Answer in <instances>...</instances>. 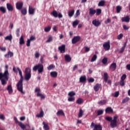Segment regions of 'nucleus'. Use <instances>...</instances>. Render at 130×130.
I'll return each instance as SVG.
<instances>
[{"instance_id":"obj_1","label":"nucleus","mask_w":130,"mask_h":130,"mask_svg":"<svg viewBox=\"0 0 130 130\" xmlns=\"http://www.w3.org/2000/svg\"><path fill=\"white\" fill-rule=\"evenodd\" d=\"M9 76H10V73H9V71L7 70H5L4 73H0V80L3 86L7 85L8 81H9Z\"/></svg>"},{"instance_id":"obj_2","label":"nucleus","mask_w":130,"mask_h":130,"mask_svg":"<svg viewBox=\"0 0 130 130\" xmlns=\"http://www.w3.org/2000/svg\"><path fill=\"white\" fill-rule=\"evenodd\" d=\"M32 70L34 72H37L38 71L39 74H42L44 72V67L43 64L39 63L34 67Z\"/></svg>"},{"instance_id":"obj_3","label":"nucleus","mask_w":130,"mask_h":130,"mask_svg":"<svg viewBox=\"0 0 130 130\" xmlns=\"http://www.w3.org/2000/svg\"><path fill=\"white\" fill-rule=\"evenodd\" d=\"M23 80H24V77L23 76L20 77V81L17 83L16 87L17 90L22 94H24V91H23Z\"/></svg>"},{"instance_id":"obj_4","label":"nucleus","mask_w":130,"mask_h":130,"mask_svg":"<svg viewBox=\"0 0 130 130\" xmlns=\"http://www.w3.org/2000/svg\"><path fill=\"white\" fill-rule=\"evenodd\" d=\"M25 76L24 79L26 81H29L31 79V69L26 68L24 71Z\"/></svg>"},{"instance_id":"obj_5","label":"nucleus","mask_w":130,"mask_h":130,"mask_svg":"<svg viewBox=\"0 0 130 130\" xmlns=\"http://www.w3.org/2000/svg\"><path fill=\"white\" fill-rule=\"evenodd\" d=\"M117 118H118V116H115L113 117V119L111 121L110 125L112 128L117 126Z\"/></svg>"},{"instance_id":"obj_6","label":"nucleus","mask_w":130,"mask_h":130,"mask_svg":"<svg viewBox=\"0 0 130 130\" xmlns=\"http://www.w3.org/2000/svg\"><path fill=\"white\" fill-rule=\"evenodd\" d=\"M41 91V90H40V88H39L38 87H37L35 89V92L36 93H37V96L38 97H41V98L42 99H45V96L44 95L42 94L41 93H40Z\"/></svg>"},{"instance_id":"obj_7","label":"nucleus","mask_w":130,"mask_h":130,"mask_svg":"<svg viewBox=\"0 0 130 130\" xmlns=\"http://www.w3.org/2000/svg\"><path fill=\"white\" fill-rule=\"evenodd\" d=\"M14 120L15 121V123H18V125L22 128L23 130H25L26 128V125L25 124H23L21 122H19V120H18V118L17 117H14Z\"/></svg>"},{"instance_id":"obj_8","label":"nucleus","mask_w":130,"mask_h":130,"mask_svg":"<svg viewBox=\"0 0 130 130\" xmlns=\"http://www.w3.org/2000/svg\"><path fill=\"white\" fill-rule=\"evenodd\" d=\"M16 8L17 10H18L19 11L21 10L22 9H23V6H24V3L23 2H18L16 3L15 4Z\"/></svg>"},{"instance_id":"obj_9","label":"nucleus","mask_w":130,"mask_h":130,"mask_svg":"<svg viewBox=\"0 0 130 130\" xmlns=\"http://www.w3.org/2000/svg\"><path fill=\"white\" fill-rule=\"evenodd\" d=\"M104 49L106 50V51L109 50L110 49V42H105L103 45Z\"/></svg>"},{"instance_id":"obj_10","label":"nucleus","mask_w":130,"mask_h":130,"mask_svg":"<svg viewBox=\"0 0 130 130\" xmlns=\"http://www.w3.org/2000/svg\"><path fill=\"white\" fill-rule=\"evenodd\" d=\"M80 40H81V37H74L72 40V44H76V43H77V42H79Z\"/></svg>"},{"instance_id":"obj_11","label":"nucleus","mask_w":130,"mask_h":130,"mask_svg":"<svg viewBox=\"0 0 130 130\" xmlns=\"http://www.w3.org/2000/svg\"><path fill=\"white\" fill-rule=\"evenodd\" d=\"M104 79L105 82H107L108 84H111V80H108V74L107 73H104Z\"/></svg>"},{"instance_id":"obj_12","label":"nucleus","mask_w":130,"mask_h":130,"mask_svg":"<svg viewBox=\"0 0 130 130\" xmlns=\"http://www.w3.org/2000/svg\"><path fill=\"white\" fill-rule=\"evenodd\" d=\"M35 11H36V8H33L32 6H29L28 13L29 15H34Z\"/></svg>"},{"instance_id":"obj_13","label":"nucleus","mask_w":130,"mask_h":130,"mask_svg":"<svg viewBox=\"0 0 130 130\" xmlns=\"http://www.w3.org/2000/svg\"><path fill=\"white\" fill-rule=\"evenodd\" d=\"M58 50L60 51V53H64L66 52V45H62L58 47Z\"/></svg>"},{"instance_id":"obj_14","label":"nucleus","mask_w":130,"mask_h":130,"mask_svg":"<svg viewBox=\"0 0 130 130\" xmlns=\"http://www.w3.org/2000/svg\"><path fill=\"white\" fill-rule=\"evenodd\" d=\"M7 9L9 11V12H13L14 11V7L12 4L10 3H7L6 4Z\"/></svg>"},{"instance_id":"obj_15","label":"nucleus","mask_w":130,"mask_h":130,"mask_svg":"<svg viewBox=\"0 0 130 130\" xmlns=\"http://www.w3.org/2000/svg\"><path fill=\"white\" fill-rule=\"evenodd\" d=\"M130 20L129 16H126L125 17H122L121 18L122 22H125L126 23H129Z\"/></svg>"},{"instance_id":"obj_16","label":"nucleus","mask_w":130,"mask_h":130,"mask_svg":"<svg viewBox=\"0 0 130 130\" xmlns=\"http://www.w3.org/2000/svg\"><path fill=\"white\" fill-rule=\"evenodd\" d=\"M110 70L111 72H114L116 70V63H112L110 66Z\"/></svg>"},{"instance_id":"obj_17","label":"nucleus","mask_w":130,"mask_h":130,"mask_svg":"<svg viewBox=\"0 0 130 130\" xmlns=\"http://www.w3.org/2000/svg\"><path fill=\"white\" fill-rule=\"evenodd\" d=\"M92 23L95 27H98V26H100V25H101V22L99 21V20H97L96 19L93 20Z\"/></svg>"},{"instance_id":"obj_18","label":"nucleus","mask_w":130,"mask_h":130,"mask_svg":"<svg viewBox=\"0 0 130 130\" xmlns=\"http://www.w3.org/2000/svg\"><path fill=\"white\" fill-rule=\"evenodd\" d=\"M86 81H87V78L86 76L83 75L80 77L79 79L80 83H86Z\"/></svg>"},{"instance_id":"obj_19","label":"nucleus","mask_w":130,"mask_h":130,"mask_svg":"<svg viewBox=\"0 0 130 130\" xmlns=\"http://www.w3.org/2000/svg\"><path fill=\"white\" fill-rule=\"evenodd\" d=\"M14 56V53L13 52L9 51L7 54L5 55V57L9 58V57H12Z\"/></svg>"},{"instance_id":"obj_20","label":"nucleus","mask_w":130,"mask_h":130,"mask_svg":"<svg viewBox=\"0 0 130 130\" xmlns=\"http://www.w3.org/2000/svg\"><path fill=\"white\" fill-rule=\"evenodd\" d=\"M100 87H101V84L97 83L94 86L93 89L95 92H98V91H99V89H100Z\"/></svg>"},{"instance_id":"obj_21","label":"nucleus","mask_w":130,"mask_h":130,"mask_svg":"<svg viewBox=\"0 0 130 130\" xmlns=\"http://www.w3.org/2000/svg\"><path fill=\"white\" fill-rule=\"evenodd\" d=\"M89 15L91 16H93L94 14H96V10L93 9V8H89Z\"/></svg>"},{"instance_id":"obj_22","label":"nucleus","mask_w":130,"mask_h":130,"mask_svg":"<svg viewBox=\"0 0 130 130\" xmlns=\"http://www.w3.org/2000/svg\"><path fill=\"white\" fill-rule=\"evenodd\" d=\"M64 58L66 61H67V62H70V61L72 60V58L71 57V56H70V55L69 54H66L64 56Z\"/></svg>"},{"instance_id":"obj_23","label":"nucleus","mask_w":130,"mask_h":130,"mask_svg":"<svg viewBox=\"0 0 130 130\" xmlns=\"http://www.w3.org/2000/svg\"><path fill=\"white\" fill-rule=\"evenodd\" d=\"M127 43V42H126L123 44V46L121 47L120 49V50L119 51V53H123V52L124 51V49H125V47H126V44Z\"/></svg>"},{"instance_id":"obj_24","label":"nucleus","mask_w":130,"mask_h":130,"mask_svg":"<svg viewBox=\"0 0 130 130\" xmlns=\"http://www.w3.org/2000/svg\"><path fill=\"white\" fill-rule=\"evenodd\" d=\"M106 113H113V109L111 107H108L106 109Z\"/></svg>"},{"instance_id":"obj_25","label":"nucleus","mask_w":130,"mask_h":130,"mask_svg":"<svg viewBox=\"0 0 130 130\" xmlns=\"http://www.w3.org/2000/svg\"><path fill=\"white\" fill-rule=\"evenodd\" d=\"M107 103V100H102L98 102V104L101 106L105 105Z\"/></svg>"},{"instance_id":"obj_26","label":"nucleus","mask_w":130,"mask_h":130,"mask_svg":"<svg viewBox=\"0 0 130 130\" xmlns=\"http://www.w3.org/2000/svg\"><path fill=\"white\" fill-rule=\"evenodd\" d=\"M57 72L56 71H53L50 72V76L52 78H56L57 77Z\"/></svg>"},{"instance_id":"obj_27","label":"nucleus","mask_w":130,"mask_h":130,"mask_svg":"<svg viewBox=\"0 0 130 130\" xmlns=\"http://www.w3.org/2000/svg\"><path fill=\"white\" fill-rule=\"evenodd\" d=\"M19 44L20 45L25 44V41L24 40V37L23 36H21L19 39Z\"/></svg>"},{"instance_id":"obj_28","label":"nucleus","mask_w":130,"mask_h":130,"mask_svg":"<svg viewBox=\"0 0 130 130\" xmlns=\"http://www.w3.org/2000/svg\"><path fill=\"white\" fill-rule=\"evenodd\" d=\"M7 90L8 91L9 94H12L13 93V88L11 85L8 86Z\"/></svg>"},{"instance_id":"obj_29","label":"nucleus","mask_w":130,"mask_h":130,"mask_svg":"<svg viewBox=\"0 0 130 130\" xmlns=\"http://www.w3.org/2000/svg\"><path fill=\"white\" fill-rule=\"evenodd\" d=\"M74 14H75V10L73 9V10L69 11L68 16L70 18H72V17H73V16H74Z\"/></svg>"},{"instance_id":"obj_30","label":"nucleus","mask_w":130,"mask_h":130,"mask_svg":"<svg viewBox=\"0 0 130 130\" xmlns=\"http://www.w3.org/2000/svg\"><path fill=\"white\" fill-rule=\"evenodd\" d=\"M105 1L104 0H102L101 1L99 4H98V6L99 7H104L105 6Z\"/></svg>"},{"instance_id":"obj_31","label":"nucleus","mask_w":130,"mask_h":130,"mask_svg":"<svg viewBox=\"0 0 130 130\" xmlns=\"http://www.w3.org/2000/svg\"><path fill=\"white\" fill-rule=\"evenodd\" d=\"M21 13L22 15H23V16L27 15V8H23V9H21Z\"/></svg>"},{"instance_id":"obj_32","label":"nucleus","mask_w":130,"mask_h":130,"mask_svg":"<svg viewBox=\"0 0 130 130\" xmlns=\"http://www.w3.org/2000/svg\"><path fill=\"white\" fill-rule=\"evenodd\" d=\"M43 124L44 125L43 127L45 130H49V126H48V124L45 123V122H43Z\"/></svg>"},{"instance_id":"obj_33","label":"nucleus","mask_w":130,"mask_h":130,"mask_svg":"<svg viewBox=\"0 0 130 130\" xmlns=\"http://www.w3.org/2000/svg\"><path fill=\"white\" fill-rule=\"evenodd\" d=\"M51 14L52 15V16H53V17H54V18H57L58 14L57 13V11L56 10H54L51 13Z\"/></svg>"},{"instance_id":"obj_34","label":"nucleus","mask_w":130,"mask_h":130,"mask_svg":"<svg viewBox=\"0 0 130 130\" xmlns=\"http://www.w3.org/2000/svg\"><path fill=\"white\" fill-rule=\"evenodd\" d=\"M79 23H80V21L79 20H76L73 22V26L76 27V26L79 25Z\"/></svg>"},{"instance_id":"obj_35","label":"nucleus","mask_w":130,"mask_h":130,"mask_svg":"<svg viewBox=\"0 0 130 130\" xmlns=\"http://www.w3.org/2000/svg\"><path fill=\"white\" fill-rule=\"evenodd\" d=\"M83 101H83V99L79 98L77 100L76 103H77V104H78L79 105H81V104H82V103H83Z\"/></svg>"},{"instance_id":"obj_36","label":"nucleus","mask_w":130,"mask_h":130,"mask_svg":"<svg viewBox=\"0 0 130 130\" xmlns=\"http://www.w3.org/2000/svg\"><path fill=\"white\" fill-rule=\"evenodd\" d=\"M103 113H104V110H99L97 111L98 116H99V115H102V114H103Z\"/></svg>"},{"instance_id":"obj_37","label":"nucleus","mask_w":130,"mask_h":130,"mask_svg":"<svg viewBox=\"0 0 130 130\" xmlns=\"http://www.w3.org/2000/svg\"><path fill=\"white\" fill-rule=\"evenodd\" d=\"M44 116V112H43V111H41L39 114L36 115L37 117H43Z\"/></svg>"},{"instance_id":"obj_38","label":"nucleus","mask_w":130,"mask_h":130,"mask_svg":"<svg viewBox=\"0 0 130 130\" xmlns=\"http://www.w3.org/2000/svg\"><path fill=\"white\" fill-rule=\"evenodd\" d=\"M12 39H13V36L12 35L8 36L5 38V40H9V41H12Z\"/></svg>"},{"instance_id":"obj_39","label":"nucleus","mask_w":130,"mask_h":130,"mask_svg":"<svg viewBox=\"0 0 130 130\" xmlns=\"http://www.w3.org/2000/svg\"><path fill=\"white\" fill-rule=\"evenodd\" d=\"M107 61H108L107 57H104L102 60V62L103 64H106L107 63Z\"/></svg>"},{"instance_id":"obj_40","label":"nucleus","mask_w":130,"mask_h":130,"mask_svg":"<svg viewBox=\"0 0 130 130\" xmlns=\"http://www.w3.org/2000/svg\"><path fill=\"white\" fill-rule=\"evenodd\" d=\"M0 11H1V12H2V13L3 14H5L7 12V9H6V8H5L4 7H0Z\"/></svg>"},{"instance_id":"obj_41","label":"nucleus","mask_w":130,"mask_h":130,"mask_svg":"<svg viewBox=\"0 0 130 130\" xmlns=\"http://www.w3.org/2000/svg\"><path fill=\"white\" fill-rule=\"evenodd\" d=\"M69 96H70V97H74V96H75L76 95V92H75V91H70L69 93H68Z\"/></svg>"},{"instance_id":"obj_42","label":"nucleus","mask_w":130,"mask_h":130,"mask_svg":"<svg viewBox=\"0 0 130 130\" xmlns=\"http://www.w3.org/2000/svg\"><path fill=\"white\" fill-rule=\"evenodd\" d=\"M96 59H97V55L94 54V55H93V56L91 58V59L90 61L91 62H93V61H95V60H96Z\"/></svg>"},{"instance_id":"obj_43","label":"nucleus","mask_w":130,"mask_h":130,"mask_svg":"<svg viewBox=\"0 0 130 130\" xmlns=\"http://www.w3.org/2000/svg\"><path fill=\"white\" fill-rule=\"evenodd\" d=\"M51 30V26H48L44 28L45 32H49Z\"/></svg>"},{"instance_id":"obj_44","label":"nucleus","mask_w":130,"mask_h":130,"mask_svg":"<svg viewBox=\"0 0 130 130\" xmlns=\"http://www.w3.org/2000/svg\"><path fill=\"white\" fill-rule=\"evenodd\" d=\"M102 12V10L101 9H96V11L95 12L96 16H99V15H101Z\"/></svg>"},{"instance_id":"obj_45","label":"nucleus","mask_w":130,"mask_h":130,"mask_svg":"<svg viewBox=\"0 0 130 130\" xmlns=\"http://www.w3.org/2000/svg\"><path fill=\"white\" fill-rule=\"evenodd\" d=\"M75 100V96H70V98H68V101L69 102H74Z\"/></svg>"},{"instance_id":"obj_46","label":"nucleus","mask_w":130,"mask_h":130,"mask_svg":"<svg viewBox=\"0 0 130 130\" xmlns=\"http://www.w3.org/2000/svg\"><path fill=\"white\" fill-rule=\"evenodd\" d=\"M56 114L57 115H64V113L63 112V111L59 110L57 112Z\"/></svg>"},{"instance_id":"obj_47","label":"nucleus","mask_w":130,"mask_h":130,"mask_svg":"<svg viewBox=\"0 0 130 130\" xmlns=\"http://www.w3.org/2000/svg\"><path fill=\"white\" fill-rule=\"evenodd\" d=\"M121 7L118 6L116 7V11H117V14H119V13H120V11H121Z\"/></svg>"},{"instance_id":"obj_48","label":"nucleus","mask_w":130,"mask_h":130,"mask_svg":"<svg viewBox=\"0 0 130 130\" xmlns=\"http://www.w3.org/2000/svg\"><path fill=\"white\" fill-rule=\"evenodd\" d=\"M83 113H84V111H83V110L80 109L78 114V117H82L83 116Z\"/></svg>"},{"instance_id":"obj_49","label":"nucleus","mask_w":130,"mask_h":130,"mask_svg":"<svg viewBox=\"0 0 130 130\" xmlns=\"http://www.w3.org/2000/svg\"><path fill=\"white\" fill-rule=\"evenodd\" d=\"M129 100V98L126 97V98H125L122 100V103L123 104L126 103V102H127V101H128Z\"/></svg>"},{"instance_id":"obj_50","label":"nucleus","mask_w":130,"mask_h":130,"mask_svg":"<svg viewBox=\"0 0 130 130\" xmlns=\"http://www.w3.org/2000/svg\"><path fill=\"white\" fill-rule=\"evenodd\" d=\"M55 67L53 64H50L49 67H47L48 71H50L52 70V69H54Z\"/></svg>"},{"instance_id":"obj_51","label":"nucleus","mask_w":130,"mask_h":130,"mask_svg":"<svg viewBox=\"0 0 130 130\" xmlns=\"http://www.w3.org/2000/svg\"><path fill=\"white\" fill-rule=\"evenodd\" d=\"M16 36L17 37H20V28H17L16 30Z\"/></svg>"},{"instance_id":"obj_52","label":"nucleus","mask_w":130,"mask_h":130,"mask_svg":"<svg viewBox=\"0 0 130 130\" xmlns=\"http://www.w3.org/2000/svg\"><path fill=\"white\" fill-rule=\"evenodd\" d=\"M106 120H107V121H109L110 122H111V121L112 120V117H109V116H106Z\"/></svg>"},{"instance_id":"obj_53","label":"nucleus","mask_w":130,"mask_h":130,"mask_svg":"<svg viewBox=\"0 0 130 130\" xmlns=\"http://www.w3.org/2000/svg\"><path fill=\"white\" fill-rule=\"evenodd\" d=\"M35 56L36 58H38L39 56H40V53H39V52L36 51V53L35 54Z\"/></svg>"},{"instance_id":"obj_54","label":"nucleus","mask_w":130,"mask_h":130,"mask_svg":"<svg viewBox=\"0 0 130 130\" xmlns=\"http://www.w3.org/2000/svg\"><path fill=\"white\" fill-rule=\"evenodd\" d=\"M126 79V75L123 74L121 77V81H124L125 79Z\"/></svg>"},{"instance_id":"obj_55","label":"nucleus","mask_w":130,"mask_h":130,"mask_svg":"<svg viewBox=\"0 0 130 130\" xmlns=\"http://www.w3.org/2000/svg\"><path fill=\"white\" fill-rule=\"evenodd\" d=\"M123 37V34H120L117 36V39H118V40H120V39H121Z\"/></svg>"},{"instance_id":"obj_56","label":"nucleus","mask_w":130,"mask_h":130,"mask_svg":"<svg viewBox=\"0 0 130 130\" xmlns=\"http://www.w3.org/2000/svg\"><path fill=\"white\" fill-rule=\"evenodd\" d=\"M88 81L89 83H94V82L95 81V79H94V78H90L89 79H88Z\"/></svg>"},{"instance_id":"obj_57","label":"nucleus","mask_w":130,"mask_h":130,"mask_svg":"<svg viewBox=\"0 0 130 130\" xmlns=\"http://www.w3.org/2000/svg\"><path fill=\"white\" fill-rule=\"evenodd\" d=\"M120 86H121V87H123V86H124V85H125V83L124 80H120Z\"/></svg>"},{"instance_id":"obj_58","label":"nucleus","mask_w":130,"mask_h":130,"mask_svg":"<svg viewBox=\"0 0 130 130\" xmlns=\"http://www.w3.org/2000/svg\"><path fill=\"white\" fill-rule=\"evenodd\" d=\"M30 43H31V41H30L29 39H28L26 42V46L29 47V46H30Z\"/></svg>"},{"instance_id":"obj_59","label":"nucleus","mask_w":130,"mask_h":130,"mask_svg":"<svg viewBox=\"0 0 130 130\" xmlns=\"http://www.w3.org/2000/svg\"><path fill=\"white\" fill-rule=\"evenodd\" d=\"M84 50L85 52H89V51H90V48L88 47H84Z\"/></svg>"},{"instance_id":"obj_60","label":"nucleus","mask_w":130,"mask_h":130,"mask_svg":"<svg viewBox=\"0 0 130 130\" xmlns=\"http://www.w3.org/2000/svg\"><path fill=\"white\" fill-rule=\"evenodd\" d=\"M29 40L30 41H33V40H36V38L34 36H32L30 37Z\"/></svg>"},{"instance_id":"obj_61","label":"nucleus","mask_w":130,"mask_h":130,"mask_svg":"<svg viewBox=\"0 0 130 130\" xmlns=\"http://www.w3.org/2000/svg\"><path fill=\"white\" fill-rule=\"evenodd\" d=\"M123 28L124 30H128V29H129V27L126 26V25H123Z\"/></svg>"},{"instance_id":"obj_62","label":"nucleus","mask_w":130,"mask_h":130,"mask_svg":"<svg viewBox=\"0 0 130 130\" xmlns=\"http://www.w3.org/2000/svg\"><path fill=\"white\" fill-rule=\"evenodd\" d=\"M51 41H52V37L50 36L47 40V42L49 43V42H51Z\"/></svg>"},{"instance_id":"obj_63","label":"nucleus","mask_w":130,"mask_h":130,"mask_svg":"<svg viewBox=\"0 0 130 130\" xmlns=\"http://www.w3.org/2000/svg\"><path fill=\"white\" fill-rule=\"evenodd\" d=\"M0 49L2 51H6V50H7V48H6V47H0Z\"/></svg>"},{"instance_id":"obj_64","label":"nucleus","mask_w":130,"mask_h":130,"mask_svg":"<svg viewBox=\"0 0 130 130\" xmlns=\"http://www.w3.org/2000/svg\"><path fill=\"white\" fill-rule=\"evenodd\" d=\"M80 10H77L76 13V17H78V16H79L80 15Z\"/></svg>"}]
</instances>
